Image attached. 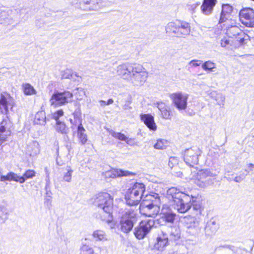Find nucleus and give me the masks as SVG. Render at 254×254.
Instances as JSON below:
<instances>
[{"label":"nucleus","mask_w":254,"mask_h":254,"mask_svg":"<svg viewBox=\"0 0 254 254\" xmlns=\"http://www.w3.org/2000/svg\"><path fill=\"white\" fill-rule=\"evenodd\" d=\"M220 44L222 47L226 48L230 44V41L226 38H224L221 39Z\"/></svg>","instance_id":"50"},{"label":"nucleus","mask_w":254,"mask_h":254,"mask_svg":"<svg viewBox=\"0 0 254 254\" xmlns=\"http://www.w3.org/2000/svg\"><path fill=\"white\" fill-rule=\"evenodd\" d=\"M247 175V174L245 173L244 172L241 171L235 177L234 181L236 183H240L245 179Z\"/></svg>","instance_id":"43"},{"label":"nucleus","mask_w":254,"mask_h":254,"mask_svg":"<svg viewBox=\"0 0 254 254\" xmlns=\"http://www.w3.org/2000/svg\"><path fill=\"white\" fill-rule=\"evenodd\" d=\"M46 114L43 111L38 112L35 116L34 122L35 124L45 125L46 124Z\"/></svg>","instance_id":"30"},{"label":"nucleus","mask_w":254,"mask_h":254,"mask_svg":"<svg viewBox=\"0 0 254 254\" xmlns=\"http://www.w3.org/2000/svg\"><path fill=\"white\" fill-rule=\"evenodd\" d=\"M99 102L101 106H105L107 105L106 102L104 100H100Z\"/></svg>","instance_id":"56"},{"label":"nucleus","mask_w":254,"mask_h":254,"mask_svg":"<svg viewBox=\"0 0 254 254\" xmlns=\"http://www.w3.org/2000/svg\"><path fill=\"white\" fill-rule=\"evenodd\" d=\"M114 101L112 99H109L107 102H106L107 105H109L113 103Z\"/></svg>","instance_id":"57"},{"label":"nucleus","mask_w":254,"mask_h":254,"mask_svg":"<svg viewBox=\"0 0 254 254\" xmlns=\"http://www.w3.org/2000/svg\"><path fill=\"white\" fill-rule=\"evenodd\" d=\"M92 236L96 241H107V236L105 232L101 230H97L93 232Z\"/></svg>","instance_id":"31"},{"label":"nucleus","mask_w":254,"mask_h":254,"mask_svg":"<svg viewBox=\"0 0 254 254\" xmlns=\"http://www.w3.org/2000/svg\"><path fill=\"white\" fill-rule=\"evenodd\" d=\"M166 31L167 33L173 34L177 37H185L190 34V27L188 22L176 20L168 23L166 26Z\"/></svg>","instance_id":"7"},{"label":"nucleus","mask_w":254,"mask_h":254,"mask_svg":"<svg viewBox=\"0 0 254 254\" xmlns=\"http://www.w3.org/2000/svg\"><path fill=\"white\" fill-rule=\"evenodd\" d=\"M8 213L3 206L0 205V224L4 223L8 219Z\"/></svg>","instance_id":"37"},{"label":"nucleus","mask_w":254,"mask_h":254,"mask_svg":"<svg viewBox=\"0 0 254 254\" xmlns=\"http://www.w3.org/2000/svg\"><path fill=\"white\" fill-rule=\"evenodd\" d=\"M73 101V94L68 91H56L52 96L50 102L51 106L58 107Z\"/></svg>","instance_id":"8"},{"label":"nucleus","mask_w":254,"mask_h":254,"mask_svg":"<svg viewBox=\"0 0 254 254\" xmlns=\"http://www.w3.org/2000/svg\"><path fill=\"white\" fill-rule=\"evenodd\" d=\"M65 170V172L63 174V179L66 182H70L71 181V177L73 170L70 166H66Z\"/></svg>","instance_id":"35"},{"label":"nucleus","mask_w":254,"mask_h":254,"mask_svg":"<svg viewBox=\"0 0 254 254\" xmlns=\"http://www.w3.org/2000/svg\"><path fill=\"white\" fill-rule=\"evenodd\" d=\"M188 94L181 92L174 93L170 95L175 106L179 110H184L187 108Z\"/></svg>","instance_id":"14"},{"label":"nucleus","mask_w":254,"mask_h":254,"mask_svg":"<svg viewBox=\"0 0 254 254\" xmlns=\"http://www.w3.org/2000/svg\"><path fill=\"white\" fill-rule=\"evenodd\" d=\"M110 134L114 137L117 138L120 140L126 141L127 139V137L124 134L121 132H115L112 130L110 131Z\"/></svg>","instance_id":"40"},{"label":"nucleus","mask_w":254,"mask_h":254,"mask_svg":"<svg viewBox=\"0 0 254 254\" xmlns=\"http://www.w3.org/2000/svg\"><path fill=\"white\" fill-rule=\"evenodd\" d=\"M218 229V225L215 221H212L208 223L205 227V233L207 235H212L214 234Z\"/></svg>","instance_id":"28"},{"label":"nucleus","mask_w":254,"mask_h":254,"mask_svg":"<svg viewBox=\"0 0 254 254\" xmlns=\"http://www.w3.org/2000/svg\"><path fill=\"white\" fill-rule=\"evenodd\" d=\"M14 105V100L9 93L3 92L0 94V114L7 115L9 108L11 109Z\"/></svg>","instance_id":"11"},{"label":"nucleus","mask_w":254,"mask_h":254,"mask_svg":"<svg viewBox=\"0 0 254 254\" xmlns=\"http://www.w3.org/2000/svg\"><path fill=\"white\" fill-rule=\"evenodd\" d=\"M200 208H201V206H200V204H193V209L194 210H196V211L199 212V213L200 212Z\"/></svg>","instance_id":"52"},{"label":"nucleus","mask_w":254,"mask_h":254,"mask_svg":"<svg viewBox=\"0 0 254 254\" xmlns=\"http://www.w3.org/2000/svg\"><path fill=\"white\" fill-rule=\"evenodd\" d=\"M76 92L74 93L75 96H76V99L78 100H81L82 99L83 96L80 94H84V92L82 88H77Z\"/></svg>","instance_id":"47"},{"label":"nucleus","mask_w":254,"mask_h":254,"mask_svg":"<svg viewBox=\"0 0 254 254\" xmlns=\"http://www.w3.org/2000/svg\"><path fill=\"white\" fill-rule=\"evenodd\" d=\"M128 108H129L128 106V104H126L124 106V109L126 110Z\"/></svg>","instance_id":"59"},{"label":"nucleus","mask_w":254,"mask_h":254,"mask_svg":"<svg viewBox=\"0 0 254 254\" xmlns=\"http://www.w3.org/2000/svg\"><path fill=\"white\" fill-rule=\"evenodd\" d=\"M232 247V246H231L225 245H220L219 247H218L217 249H218L219 250H220L221 248H227V249H231Z\"/></svg>","instance_id":"54"},{"label":"nucleus","mask_w":254,"mask_h":254,"mask_svg":"<svg viewBox=\"0 0 254 254\" xmlns=\"http://www.w3.org/2000/svg\"><path fill=\"white\" fill-rule=\"evenodd\" d=\"M64 113L63 110L60 109L52 113V118L57 122L59 121L58 120L60 118L64 116Z\"/></svg>","instance_id":"44"},{"label":"nucleus","mask_w":254,"mask_h":254,"mask_svg":"<svg viewBox=\"0 0 254 254\" xmlns=\"http://www.w3.org/2000/svg\"><path fill=\"white\" fill-rule=\"evenodd\" d=\"M198 5V4H194L191 5V7H193L195 8V7H196V5Z\"/></svg>","instance_id":"61"},{"label":"nucleus","mask_w":254,"mask_h":254,"mask_svg":"<svg viewBox=\"0 0 254 254\" xmlns=\"http://www.w3.org/2000/svg\"><path fill=\"white\" fill-rule=\"evenodd\" d=\"M7 12L5 11H3L1 12V13H0V17L1 16L6 15V14H7Z\"/></svg>","instance_id":"58"},{"label":"nucleus","mask_w":254,"mask_h":254,"mask_svg":"<svg viewBox=\"0 0 254 254\" xmlns=\"http://www.w3.org/2000/svg\"><path fill=\"white\" fill-rule=\"evenodd\" d=\"M202 62L200 60H192L190 62L189 64L192 66L196 67L199 66Z\"/></svg>","instance_id":"49"},{"label":"nucleus","mask_w":254,"mask_h":254,"mask_svg":"<svg viewBox=\"0 0 254 254\" xmlns=\"http://www.w3.org/2000/svg\"><path fill=\"white\" fill-rule=\"evenodd\" d=\"M178 160L176 157H171L169 158L168 165L171 168H172L175 165L178 164Z\"/></svg>","instance_id":"46"},{"label":"nucleus","mask_w":254,"mask_h":254,"mask_svg":"<svg viewBox=\"0 0 254 254\" xmlns=\"http://www.w3.org/2000/svg\"><path fill=\"white\" fill-rule=\"evenodd\" d=\"M126 141L127 143L130 146L134 145V139L131 138H128L127 137V139L125 141Z\"/></svg>","instance_id":"53"},{"label":"nucleus","mask_w":254,"mask_h":254,"mask_svg":"<svg viewBox=\"0 0 254 254\" xmlns=\"http://www.w3.org/2000/svg\"><path fill=\"white\" fill-rule=\"evenodd\" d=\"M185 226L188 229H191L193 234L198 233L200 231L199 222L194 217L188 216L184 218Z\"/></svg>","instance_id":"16"},{"label":"nucleus","mask_w":254,"mask_h":254,"mask_svg":"<svg viewBox=\"0 0 254 254\" xmlns=\"http://www.w3.org/2000/svg\"><path fill=\"white\" fill-rule=\"evenodd\" d=\"M12 175L13 172H10L8 173L6 175H2L1 169L0 168V181H12Z\"/></svg>","instance_id":"41"},{"label":"nucleus","mask_w":254,"mask_h":254,"mask_svg":"<svg viewBox=\"0 0 254 254\" xmlns=\"http://www.w3.org/2000/svg\"><path fill=\"white\" fill-rule=\"evenodd\" d=\"M140 120L150 130L155 131L157 129V126L154 122V118L150 114H141Z\"/></svg>","instance_id":"19"},{"label":"nucleus","mask_w":254,"mask_h":254,"mask_svg":"<svg viewBox=\"0 0 254 254\" xmlns=\"http://www.w3.org/2000/svg\"><path fill=\"white\" fill-rule=\"evenodd\" d=\"M13 174L14 175H12V181L23 184L27 179H31L34 177L35 176V172L33 170H28L22 176H18L14 173H13Z\"/></svg>","instance_id":"20"},{"label":"nucleus","mask_w":254,"mask_h":254,"mask_svg":"<svg viewBox=\"0 0 254 254\" xmlns=\"http://www.w3.org/2000/svg\"><path fill=\"white\" fill-rule=\"evenodd\" d=\"M145 190V185L136 183L129 189L125 195L127 204L129 206L137 205L141 199H145L143 193Z\"/></svg>","instance_id":"6"},{"label":"nucleus","mask_w":254,"mask_h":254,"mask_svg":"<svg viewBox=\"0 0 254 254\" xmlns=\"http://www.w3.org/2000/svg\"><path fill=\"white\" fill-rule=\"evenodd\" d=\"M216 3V0H204L201 6L202 12L205 15L210 14L212 12Z\"/></svg>","instance_id":"22"},{"label":"nucleus","mask_w":254,"mask_h":254,"mask_svg":"<svg viewBox=\"0 0 254 254\" xmlns=\"http://www.w3.org/2000/svg\"><path fill=\"white\" fill-rule=\"evenodd\" d=\"M168 145V142L163 139L157 140L156 143L154 144V147L156 149H164Z\"/></svg>","instance_id":"36"},{"label":"nucleus","mask_w":254,"mask_h":254,"mask_svg":"<svg viewBox=\"0 0 254 254\" xmlns=\"http://www.w3.org/2000/svg\"><path fill=\"white\" fill-rule=\"evenodd\" d=\"M145 198V199H143L140 204V213L145 216L155 217L160 210V196L159 194L153 193L149 195L146 194Z\"/></svg>","instance_id":"4"},{"label":"nucleus","mask_w":254,"mask_h":254,"mask_svg":"<svg viewBox=\"0 0 254 254\" xmlns=\"http://www.w3.org/2000/svg\"><path fill=\"white\" fill-rule=\"evenodd\" d=\"M226 33L229 37H235L237 35H244V32L237 26H231L226 29Z\"/></svg>","instance_id":"25"},{"label":"nucleus","mask_w":254,"mask_h":254,"mask_svg":"<svg viewBox=\"0 0 254 254\" xmlns=\"http://www.w3.org/2000/svg\"><path fill=\"white\" fill-rule=\"evenodd\" d=\"M202 68L204 70H209L210 71H213V69L216 68L215 64L210 61H207L202 64Z\"/></svg>","instance_id":"39"},{"label":"nucleus","mask_w":254,"mask_h":254,"mask_svg":"<svg viewBox=\"0 0 254 254\" xmlns=\"http://www.w3.org/2000/svg\"><path fill=\"white\" fill-rule=\"evenodd\" d=\"M231 171H232L231 165L230 164H228L225 166V169H224L225 178H227V179L228 181H232V179L230 177V175H229V173H231Z\"/></svg>","instance_id":"42"},{"label":"nucleus","mask_w":254,"mask_h":254,"mask_svg":"<svg viewBox=\"0 0 254 254\" xmlns=\"http://www.w3.org/2000/svg\"><path fill=\"white\" fill-rule=\"evenodd\" d=\"M248 37L249 36L244 33V35H237L235 38L241 44H243L245 41L247 40L246 38H248Z\"/></svg>","instance_id":"48"},{"label":"nucleus","mask_w":254,"mask_h":254,"mask_svg":"<svg viewBox=\"0 0 254 254\" xmlns=\"http://www.w3.org/2000/svg\"><path fill=\"white\" fill-rule=\"evenodd\" d=\"M201 153V150L197 147L187 149L184 152V161L188 165L193 166V165L197 164L198 156Z\"/></svg>","instance_id":"12"},{"label":"nucleus","mask_w":254,"mask_h":254,"mask_svg":"<svg viewBox=\"0 0 254 254\" xmlns=\"http://www.w3.org/2000/svg\"><path fill=\"white\" fill-rule=\"evenodd\" d=\"M85 129L82 124L78 125L77 136L81 144H84L87 141V135L85 133Z\"/></svg>","instance_id":"27"},{"label":"nucleus","mask_w":254,"mask_h":254,"mask_svg":"<svg viewBox=\"0 0 254 254\" xmlns=\"http://www.w3.org/2000/svg\"><path fill=\"white\" fill-rule=\"evenodd\" d=\"M210 97L214 99L218 105H224L225 98L222 93L217 92L216 91H213L210 93Z\"/></svg>","instance_id":"29"},{"label":"nucleus","mask_w":254,"mask_h":254,"mask_svg":"<svg viewBox=\"0 0 254 254\" xmlns=\"http://www.w3.org/2000/svg\"><path fill=\"white\" fill-rule=\"evenodd\" d=\"M81 113L79 110H76L73 113L74 120H76V123H78V125L81 123V120L80 119Z\"/></svg>","instance_id":"45"},{"label":"nucleus","mask_w":254,"mask_h":254,"mask_svg":"<svg viewBox=\"0 0 254 254\" xmlns=\"http://www.w3.org/2000/svg\"><path fill=\"white\" fill-rule=\"evenodd\" d=\"M233 10V7L229 4H224L222 6L219 23L226 22L230 17V15Z\"/></svg>","instance_id":"21"},{"label":"nucleus","mask_w":254,"mask_h":254,"mask_svg":"<svg viewBox=\"0 0 254 254\" xmlns=\"http://www.w3.org/2000/svg\"><path fill=\"white\" fill-rule=\"evenodd\" d=\"M240 18L242 23L247 27H254V10L251 8H246L240 12Z\"/></svg>","instance_id":"15"},{"label":"nucleus","mask_w":254,"mask_h":254,"mask_svg":"<svg viewBox=\"0 0 254 254\" xmlns=\"http://www.w3.org/2000/svg\"><path fill=\"white\" fill-rule=\"evenodd\" d=\"M70 76H71V75H69V74H68V75H66V76L63 75V77L65 78H69Z\"/></svg>","instance_id":"60"},{"label":"nucleus","mask_w":254,"mask_h":254,"mask_svg":"<svg viewBox=\"0 0 254 254\" xmlns=\"http://www.w3.org/2000/svg\"><path fill=\"white\" fill-rule=\"evenodd\" d=\"M181 237V231L180 229L174 226L171 228L170 233L169 239L171 241H177Z\"/></svg>","instance_id":"32"},{"label":"nucleus","mask_w":254,"mask_h":254,"mask_svg":"<svg viewBox=\"0 0 254 254\" xmlns=\"http://www.w3.org/2000/svg\"><path fill=\"white\" fill-rule=\"evenodd\" d=\"M94 205L103 211L100 218L103 221L110 223L113 221L112 210L113 208V197L107 192H100L92 198Z\"/></svg>","instance_id":"3"},{"label":"nucleus","mask_w":254,"mask_h":254,"mask_svg":"<svg viewBox=\"0 0 254 254\" xmlns=\"http://www.w3.org/2000/svg\"><path fill=\"white\" fill-rule=\"evenodd\" d=\"M81 254H97L93 248L87 245H83L80 248Z\"/></svg>","instance_id":"38"},{"label":"nucleus","mask_w":254,"mask_h":254,"mask_svg":"<svg viewBox=\"0 0 254 254\" xmlns=\"http://www.w3.org/2000/svg\"><path fill=\"white\" fill-rule=\"evenodd\" d=\"M117 73L122 79L134 86L144 84L148 77V72L141 64L125 63L117 67Z\"/></svg>","instance_id":"1"},{"label":"nucleus","mask_w":254,"mask_h":254,"mask_svg":"<svg viewBox=\"0 0 254 254\" xmlns=\"http://www.w3.org/2000/svg\"><path fill=\"white\" fill-rule=\"evenodd\" d=\"M69 121H70V123L71 124H72L73 125L75 126H78V123H76V120H75L74 119V120H73L72 119H70Z\"/></svg>","instance_id":"55"},{"label":"nucleus","mask_w":254,"mask_h":254,"mask_svg":"<svg viewBox=\"0 0 254 254\" xmlns=\"http://www.w3.org/2000/svg\"><path fill=\"white\" fill-rule=\"evenodd\" d=\"M168 237L166 234L162 233L157 238V242L154 245V248L159 251H162L167 246L168 242Z\"/></svg>","instance_id":"24"},{"label":"nucleus","mask_w":254,"mask_h":254,"mask_svg":"<svg viewBox=\"0 0 254 254\" xmlns=\"http://www.w3.org/2000/svg\"><path fill=\"white\" fill-rule=\"evenodd\" d=\"M155 105L159 110L161 117L165 120L170 119L171 118V110L170 107L162 102H157Z\"/></svg>","instance_id":"18"},{"label":"nucleus","mask_w":254,"mask_h":254,"mask_svg":"<svg viewBox=\"0 0 254 254\" xmlns=\"http://www.w3.org/2000/svg\"><path fill=\"white\" fill-rule=\"evenodd\" d=\"M254 165L253 164L250 163L248 165V166L245 169V172L247 173H250V172H252L254 171Z\"/></svg>","instance_id":"51"},{"label":"nucleus","mask_w":254,"mask_h":254,"mask_svg":"<svg viewBox=\"0 0 254 254\" xmlns=\"http://www.w3.org/2000/svg\"><path fill=\"white\" fill-rule=\"evenodd\" d=\"M56 130L63 134H66L69 131L68 128L66 127L65 124L60 121H57L56 123Z\"/></svg>","instance_id":"33"},{"label":"nucleus","mask_w":254,"mask_h":254,"mask_svg":"<svg viewBox=\"0 0 254 254\" xmlns=\"http://www.w3.org/2000/svg\"><path fill=\"white\" fill-rule=\"evenodd\" d=\"M130 174L131 173L127 171H124L117 169H112L110 170L103 173V175L106 179L122 176H129Z\"/></svg>","instance_id":"17"},{"label":"nucleus","mask_w":254,"mask_h":254,"mask_svg":"<svg viewBox=\"0 0 254 254\" xmlns=\"http://www.w3.org/2000/svg\"><path fill=\"white\" fill-rule=\"evenodd\" d=\"M160 223L162 225L166 223L173 224L176 216V213L172 210L171 207L168 204H164L160 210Z\"/></svg>","instance_id":"13"},{"label":"nucleus","mask_w":254,"mask_h":254,"mask_svg":"<svg viewBox=\"0 0 254 254\" xmlns=\"http://www.w3.org/2000/svg\"><path fill=\"white\" fill-rule=\"evenodd\" d=\"M154 225L155 222L153 219L141 221L139 225L134 228L133 233L135 237L138 240L143 239L154 227Z\"/></svg>","instance_id":"10"},{"label":"nucleus","mask_w":254,"mask_h":254,"mask_svg":"<svg viewBox=\"0 0 254 254\" xmlns=\"http://www.w3.org/2000/svg\"><path fill=\"white\" fill-rule=\"evenodd\" d=\"M22 88L24 93L26 95H32L36 93V91L34 87L29 83L23 84Z\"/></svg>","instance_id":"34"},{"label":"nucleus","mask_w":254,"mask_h":254,"mask_svg":"<svg viewBox=\"0 0 254 254\" xmlns=\"http://www.w3.org/2000/svg\"><path fill=\"white\" fill-rule=\"evenodd\" d=\"M137 209L128 207L122 212L120 220V230L125 233L129 232L137 221Z\"/></svg>","instance_id":"5"},{"label":"nucleus","mask_w":254,"mask_h":254,"mask_svg":"<svg viewBox=\"0 0 254 254\" xmlns=\"http://www.w3.org/2000/svg\"><path fill=\"white\" fill-rule=\"evenodd\" d=\"M79 0H72V4H75ZM80 4L88 5L87 7L89 10H95L98 8L100 5L99 4V0H80Z\"/></svg>","instance_id":"23"},{"label":"nucleus","mask_w":254,"mask_h":254,"mask_svg":"<svg viewBox=\"0 0 254 254\" xmlns=\"http://www.w3.org/2000/svg\"><path fill=\"white\" fill-rule=\"evenodd\" d=\"M39 144L38 142L33 141L30 143L27 148V153L30 156H34L39 152Z\"/></svg>","instance_id":"26"},{"label":"nucleus","mask_w":254,"mask_h":254,"mask_svg":"<svg viewBox=\"0 0 254 254\" xmlns=\"http://www.w3.org/2000/svg\"><path fill=\"white\" fill-rule=\"evenodd\" d=\"M217 176L216 173H212L209 169L199 171L193 179L194 183L199 187L204 188L213 184L212 177Z\"/></svg>","instance_id":"9"},{"label":"nucleus","mask_w":254,"mask_h":254,"mask_svg":"<svg viewBox=\"0 0 254 254\" xmlns=\"http://www.w3.org/2000/svg\"><path fill=\"white\" fill-rule=\"evenodd\" d=\"M167 197L170 201H172L175 208L178 212L184 213L187 212L192 204L193 197L176 188L172 187L167 191Z\"/></svg>","instance_id":"2"}]
</instances>
